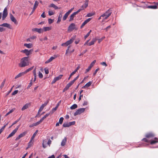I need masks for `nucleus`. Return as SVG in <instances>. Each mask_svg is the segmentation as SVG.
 Wrapping results in <instances>:
<instances>
[{
    "label": "nucleus",
    "instance_id": "f257e3e1",
    "mask_svg": "<svg viewBox=\"0 0 158 158\" xmlns=\"http://www.w3.org/2000/svg\"><path fill=\"white\" fill-rule=\"evenodd\" d=\"M28 57V56H27L22 58L20 63L19 64V66L20 67H23L28 65L29 64Z\"/></svg>",
    "mask_w": 158,
    "mask_h": 158
},
{
    "label": "nucleus",
    "instance_id": "f03ea898",
    "mask_svg": "<svg viewBox=\"0 0 158 158\" xmlns=\"http://www.w3.org/2000/svg\"><path fill=\"white\" fill-rule=\"evenodd\" d=\"M74 29L77 30V28H76V25L74 23H72L70 24L68 27V32H70Z\"/></svg>",
    "mask_w": 158,
    "mask_h": 158
},
{
    "label": "nucleus",
    "instance_id": "7ed1b4c3",
    "mask_svg": "<svg viewBox=\"0 0 158 158\" xmlns=\"http://www.w3.org/2000/svg\"><path fill=\"white\" fill-rule=\"evenodd\" d=\"M85 109L84 108H81L77 109L74 113V115L76 116L78 114H80L85 111Z\"/></svg>",
    "mask_w": 158,
    "mask_h": 158
},
{
    "label": "nucleus",
    "instance_id": "20e7f679",
    "mask_svg": "<svg viewBox=\"0 0 158 158\" xmlns=\"http://www.w3.org/2000/svg\"><path fill=\"white\" fill-rule=\"evenodd\" d=\"M75 123V121H73L72 122H69V123H68V122H65L63 124V127H69L71 125H74Z\"/></svg>",
    "mask_w": 158,
    "mask_h": 158
},
{
    "label": "nucleus",
    "instance_id": "39448f33",
    "mask_svg": "<svg viewBox=\"0 0 158 158\" xmlns=\"http://www.w3.org/2000/svg\"><path fill=\"white\" fill-rule=\"evenodd\" d=\"M32 51V50L31 49L28 50L27 49H25L24 50H22L21 52L25 53L27 56H28L31 54Z\"/></svg>",
    "mask_w": 158,
    "mask_h": 158
},
{
    "label": "nucleus",
    "instance_id": "423d86ee",
    "mask_svg": "<svg viewBox=\"0 0 158 158\" xmlns=\"http://www.w3.org/2000/svg\"><path fill=\"white\" fill-rule=\"evenodd\" d=\"M8 14L7 10L6 7L4 8L3 11V15L2 17V20H4L7 16Z\"/></svg>",
    "mask_w": 158,
    "mask_h": 158
},
{
    "label": "nucleus",
    "instance_id": "0eeeda50",
    "mask_svg": "<svg viewBox=\"0 0 158 158\" xmlns=\"http://www.w3.org/2000/svg\"><path fill=\"white\" fill-rule=\"evenodd\" d=\"M27 131H25L20 134L19 135H18V137H17L16 138L15 140H19V139H20V138L23 137L27 134Z\"/></svg>",
    "mask_w": 158,
    "mask_h": 158
},
{
    "label": "nucleus",
    "instance_id": "6e6552de",
    "mask_svg": "<svg viewBox=\"0 0 158 158\" xmlns=\"http://www.w3.org/2000/svg\"><path fill=\"white\" fill-rule=\"evenodd\" d=\"M111 11L110 9H109L105 13L102 15L101 16H102V17H104L105 16H107V15H109V17L111 15Z\"/></svg>",
    "mask_w": 158,
    "mask_h": 158
},
{
    "label": "nucleus",
    "instance_id": "1a4fd4ad",
    "mask_svg": "<svg viewBox=\"0 0 158 158\" xmlns=\"http://www.w3.org/2000/svg\"><path fill=\"white\" fill-rule=\"evenodd\" d=\"M38 4H39V2L37 1H35V4H34V7H33L32 10V11L31 12V13L30 15H31V14H32L34 12V11L35 10V9L36 8V7L38 6Z\"/></svg>",
    "mask_w": 158,
    "mask_h": 158
},
{
    "label": "nucleus",
    "instance_id": "9d476101",
    "mask_svg": "<svg viewBox=\"0 0 158 158\" xmlns=\"http://www.w3.org/2000/svg\"><path fill=\"white\" fill-rule=\"evenodd\" d=\"M10 18L11 20L15 24H17L18 23L17 22L16 19L14 17V16L11 14L10 15Z\"/></svg>",
    "mask_w": 158,
    "mask_h": 158
},
{
    "label": "nucleus",
    "instance_id": "9b49d317",
    "mask_svg": "<svg viewBox=\"0 0 158 158\" xmlns=\"http://www.w3.org/2000/svg\"><path fill=\"white\" fill-rule=\"evenodd\" d=\"M33 31H35L38 32L40 33L43 32V30L42 28H34L32 29Z\"/></svg>",
    "mask_w": 158,
    "mask_h": 158
},
{
    "label": "nucleus",
    "instance_id": "f8f14e48",
    "mask_svg": "<svg viewBox=\"0 0 158 158\" xmlns=\"http://www.w3.org/2000/svg\"><path fill=\"white\" fill-rule=\"evenodd\" d=\"M75 38L76 36H74L73 37H72L69 40L67 41V44L69 45L71 44L75 40Z\"/></svg>",
    "mask_w": 158,
    "mask_h": 158
},
{
    "label": "nucleus",
    "instance_id": "ddd939ff",
    "mask_svg": "<svg viewBox=\"0 0 158 158\" xmlns=\"http://www.w3.org/2000/svg\"><path fill=\"white\" fill-rule=\"evenodd\" d=\"M92 82L89 81L84 86L82 87V89H85L86 88H88L90 86L92 83Z\"/></svg>",
    "mask_w": 158,
    "mask_h": 158
},
{
    "label": "nucleus",
    "instance_id": "4468645a",
    "mask_svg": "<svg viewBox=\"0 0 158 158\" xmlns=\"http://www.w3.org/2000/svg\"><path fill=\"white\" fill-rule=\"evenodd\" d=\"M76 15L77 14L74 12L70 16L69 21H73Z\"/></svg>",
    "mask_w": 158,
    "mask_h": 158
},
{
    "label": "nucleus",
    "instance_id": "2eb2a0df",
    "mask_svg": "<svg viewBox=\"0 0 158 158\" xmlns=\"http://www.w3.org/2000/svg\"><path fill=\"white\" fill-rule=\"evenodd\" d=\"M155 136L154 134L152 133H149L146 134V137L147 138H152Z\"/></svg>",
    "mask_w": 158,
    "mask_h": 158
},
{
    "label": "nucleus",
    "instance_id": "dca6fc26",
    "mask_svg": "<svg viewBox=\"0 0 158 158\" xmlns=\"http://www.w3.org/2000/svg\"><path fill=\"white\" fill-rule=\"evenodd\" d=\"M0 26L6 27L9 28H10V24L6 23H3L0 25Z\"/></svg>",
    "mask_w": 158,
    "mask_h": 158
},
{
    "label": "nucleus",
    "instance_id": "f3484780",
    "mask_svg": "<svg viewBox=\"0 0 158 158\" xmlns=\"http://www.w3.org/2000/svg\"><path fill=\"white\" fill-rule=\"evenodd\" d=\"M97 40L96 38L93 39L88 44L89 46H91L94 44L95 42Z\"/></svg>",
    "mask_w": 158,
    "mask_h": 158
},
{
    "label": "nucleus",
    "instance_id": "a211bd4d",
    "mask_svg": "<svg viewBox=\"0 0 158 158\" xmlns=\"http://www.w3.org/2000/svg\"><path fill=\"white\" fill-rule=\"evenodd\" d=\"M52 29V27H44L42 29L44 31H46L50 30Z\"/></svg>",
    "mask_w": 158,
    "mask_h": 158
},
{
    "label": "nucleus",
    "instance_id": "6ab92c4d",
    "mask_svg": "<svg viewBox=\"0 0 158 158\" xmlns=\"http://www.w3.org/2000/svg\"><path fill=\"white\" fill-rule=\"evenodd\" d=\"M16 133V130H14L7 137V139H8L10 138V137H11L12 136H13Z\"/></svg>",
    "mask_w": 158,
    "mask_h": 158
},
{
    "label": "nucleus",
    "instance_id": "aec40b11",
    "mask_svg": "<svg viewBox=\"0 0 158 158\" xmlns=\"http://www.w3.org/2000/svg\"><path fill=\"white\" fill-rule=\"evenodd\" d=\"M29 106H30V104L29 103L26 104L22 108L21 110L23 111L24 110H25L27 109L28 107Z\"/></svg>",
    "mask_w": 158,
    "mask_h": 158
},
{
    "label": "nucleus",
    "instance_id": "412c9836",
    "mask_svg": "<svg viewBox=\"0 0 158 158\" xmlns=\"http://www.w3.org/2000/svg\"><path fill=\"white\" fill-rule=\"evenodd\" d=\"M55 56V57L52 56L48 60L45 62V63L47 64L52 61L53 59L56 58V56Z\"/></svg>",
    "mask_w": 158,
    "mask_h": 158
},
{
    "label": "nucleus",
    "instance_id": "4be33fe9",
    "mask_svg": "<svg viewBox=\"0 0 158 158\" xmlns=\"http://www.w3.org/2000/svg\"><path fill=\"white\" fill-rule=\"evenodd\" d=\"M154 139L155 140H152L150 142V143L151 144H155L157 142H158V139L156 137L154 138Z\"/></svg>",
    "mask_w": 158,
    "mask_h": 158
},
{
    "label": "nucleus",
    "instance_id": "5701e85b",
    "mask_svg": "<svg viewBox=\"0 0 158 158\" xmlns=\"http://www.w3.org/2000/svg\"><path fill=\"white\" fill-rule=\"evenodd\" d=\"M49 7H52L55 9V10L58 9L59 8L58 6H56L53 3L51 4L49 6Z\"/></svg>",
    "mask_w": 158,
    "mask_h": 158
},
{
    "label": "nucleus",
    "instance_id": "b1692460",
    "mask_svg": "<svg viewBox=\"0 0 158 158\" xmlns=\"http://www.w3.org/2000/svg\"><path fill=\"white\" fill-rule=\"evenodd\" d=\"M34 67V66H33L31 67L30 68H29V69H26L25 71L23 72L24 74L27 73L28 72H29L31 71L33 69Z\"/></svg>",
    "mask_w": 158,
    "mask_h": 158
},
{
    "label": "nucleus",
    "instance_id": "393cba45",
    "mask_svg": "<svg viewBox=\"0 0 158 158\" xmlns=\"http://www.w3.org/2000/svg\"><path fill=\"white\" fill-rule=\"evenodd\" d=\"M62 17V13H60L59 15V16H58V20H57V23H59L60 22V21H61V18Z\"/></svg>",
    "mask_w": 158,
    "mask_h": 158
},
{
    "label": "nucleus",
    "instance_id": "a878e982",
    "mask_svg": "<svg viewBox=\"0 0 158 158\" xmlns=\"http://www.w3.org/2000/svg\"><path fill=\"white\" fill-rule=\"evenodd\" d=\"M66 138L65 137L62 140L61 145L62 146H64L65 145L66 142Z\"/></svg>",
    "mask_w": 158,
    "mask_h": 158
},
{
    "label": "nucleus",
    "instance_id": "bb28decb",
    "mask_svg": "<svg viewBox=\"0 0 158 158\" xmlns=\"http://www.w3.org/2000/svg\"><path fill=\"white\" fill-rule=\"evenodd\" d=\"M69 14L67 12L64 15V16L63 18V21L65 20L67 18L68 15H69Z\"/></svg>",
    "mask_w": 158,
    "mask_h": 158
},
{
    "label": "nucleus",
    "instance_id": "cd10ccee",
    "mask_svg": "<svg viewBox=\"0 0 158 158\" xmlns=\"http://www.w3.org/2000/svg\"><path fill=\"white\" fill-rule=\"evenodd\" d=\"M24 45L28 48H31L32 47V44H25Z\"/></svg>",
    "mask_w": 158,
    "mask_h": 158
},
{
    "label": "nucleus",
    "instance_id": "c85d7f7f",
    "mask_svg": "<svg viewBox=\"0 0 158 158\" xmlns=\"http://www.w3.org/2000/svg\"><path fill=\"white\" fill-rule=\"evenodd\" d=\"M147 8L152 9H156L157 8V6L156 5L149 6H147Z\"/></svg>",
    "mask_w": 158,
    "mask_h": 158
},
{
    "label": "nucleus",
    "instance_id": "c756f323",
    "mask_svg": "<svg viewBox=\"0 0 158 158\" xmlns=\"http://www.w3.org/2000/svg\"><path fill=\"white\" fill-rule=\"evenodd\" d=\"M24 74L23 72L20 73L18 74L17 76H15V79H16L17 78H18L21 76H22Z\"/></svg>",
    "mask_w": 158,
    "mask_h": 158
},
{
    "label": "nucleus",
    "instance_id": "7c9ffc66",
    "mask_svg": "<svg viewBox=\"0 0 158 158\" xmlns=\"http://www.w3.org/2000/svg\"><path fill=\"white\" fill-rule=\"evenodd\" d=\"M73 84V83L72 81H71L69 83H68L66 86H65L68 89Z\"/></svg>",
    "mask_w": 158,
    "mask_h": 158
},
{
    "label": "nucleus",
    "instance_id": "2f4dec72",
    "mask_svg": "<svg viewBox=\"0 0 158 158\" xmlns=\"http://www.w3.org/2000/svg\"><path fill=\"white\" fill-rule=\"evenodd\" d=\"M77 106L76 104H74L72 106H71L70 108L71 110H73L75 109L76 108H77Z\"/></svg>",
    "mask_w": 158,
    "mask_h": 158
},
{
    "label": "nucleus",
    "instance_id": "473e14b6",
    "mask_svg": "<svg viewBox=\"0 0 158 158\" xmlns=\"http://www.w3.org/2000/svg\"><path fill=\"white\" fill-rule=\"evenodd\" d=\"M63 75H60L54 78L57 81L59 80L60 79H61L62 77H63Z\"/></svg>",
    "mask_w": 158,
    "mask_h": 158
},
{
    "label": "nucleus",
    "instance_id": "72a5a7b5",
    "mask_svg": "<svg viewBox=\"0 0 158 158\" xmlns=\"http://www.w3.org/2000/svg\"><path fill=\"white\" fill-rule=\"evenodd\" d=\"M38 132V131L37 130L35 131V133L33 134L32 137L31 138V141H32L34 139L35 136L36 135Z\"/></svg>",
    "mask_w": 158,
    "mask_h": 158
},
{
    "label": "nucleus",
    "instance_id": "f704fd0d",
    "mask_svg": "<svg viewBox=\"0 0 158 158\" xmlns=\"http://www.w3.org/2000/svg\"><path fill=\"white\" fill-rule=\"evenodd\" d=\"M5 81H6V79H5L3 80V82L1 84L0 86V88H1V89H2L3 88V86H4L5 83Z\"/></svg>",
    "mask_w": 158,
    "mask_h": 158
},
{
    "label": "nucleus",
    "instance_id": "c9c22d12",
    "mask_svg": "<svg viewBox=\"0 0 158 158\" xmlns=\"http://www.w3.org/2000/svg\"><path fill=\"white\" fill-rule=\"evenodd\" d=\"M47 143V141L45 140H44L43 143V147L44 148H45L46 147V144Z\"/></svg>",
    "mask_w": 158,
    "mask_h": 158
},
{
    "label": "nucleus",
    "instance_id": "e433bc0d",
    "mask_svg": "<svg viewBox=\"0 0 158 158\" xmlns=\"http://www.w3.org/2000/svg\"><path fill=\"white\" fill-rule=\"evenodd\" d=\"M88 6V2H85L83 5L82 6L81 8H84V9L86 8Z\"/></svg>",
    "mask_w": 158,
    "mask_h": 158
},
{
    "label": "nucleus",
    "instance_id": "4c0bfd02",
    "mask_svg": "<svg viewBox=\"0 0 158 158\" xmlns=\"http://www.w3.org/2000/svg\"><path fill=\"white\" fill-rule=\"evenodd\" d=\"M91 32V30H90L87 33V34H86V35H85V36H84V38L85 39H86V38L88 37L89 35H90V33Z\"/></svg>",
    "mask_w": 158,
    "mask_h": 158
},
{
    "label": "nucleus",
    "instance_id": "58836bf2",
    "mask_svg": "<svg viewBox=\"0 0 158 158\" xmlns=\"http://www.w3.org/2000/svg\"><path fill=\"white\" fill-rule=\"evenodd\" d=\"M14 109H12L11 110L8 112L7 113V114L5 115V116H6L8 115L9 114H10L12 113L14 111Z\"/></svg>",
    "mask_w": 158,
    "mask_h": 158
},
{
    "label": "nucleus",
    "instance_id": "ea45409f",
    "mask_svg": "<svg viewBox=\"0 0 158 158\" xmlns=\"http://www.w3.org/2000/svg\"><path fill=\"white\" fill-rule=\"evenodd\" d=\"M63 120H64V118L63 117H61L59 119V123L60 124H61L63 123Z\"/></svg>",
    "mask_w": 158,
    "mask_h": 158
},
{
    "label": "nucleus",
    "instance_id": "a19ab883",
    "mask_svg": "<svg viewBox=\"0 0 158 158\" xmlns=\"http://www.w3.org/2000/svg\"><path fill=\"white\" fill-rule=\"evenodd\" d=\"M54 13L51 10H49L48 11V15H49L51 16L53 15Z\"/></svg>",
    "mask_w": 158,
    "mask_h": 158
},
{
    "label": "nucleus",
    "instance_id": "79ce46f5",
    "mask_svg": "<svg viewBox=\"0 0 158 158\" xmlns=\"http://www.w3.org/2000/svg\"><path fill=\"white\" fill-rule=\"evenodd\" d=\"M38 76L39 78H42L43 77V75L42 73L40 71H39V72Z\"/></svg>",
    "mask_w": 158,
    "mask_h": 158
},
{
    "label": "nucleus",
    "instance_id": "37998d69",
    "mask_svg": "<svg viewBox=\"0 0 158 158\" xmlns=\"http://www.w3.org/2000/svg\"><path fill=\"white\" fill-rule=\"evenodd\" d=\"M57 109V108L56 107L54 108H53L52 110V111H51L50 113H51V114H52Z\"/></svg>",
    "mask_w": 158,
    "mask_h": 158
},
{
    "label": "nucleus",
    "instance_id": "c03bdc74",
    "mask_svg": "<svg viewBox=\"0 0 158 158\" xmlns=\"http://www.w3.org/2000/svg\"><path fill=\"white\" fill-rule=\"evenodd\" d=\"M21 119V117L19 118L16 121H15L11 126L10 127L13 125H14L16 123L18 122H19Z\"/></svg>",
    "mask_w": 158,
    "mask_h": 158
},
{
    "label": "nucleus",
    "instance_id": "a18cd8bd",
    "mask_svg": "<svg viewBox=\"0 0 158 158\" xmlns=\"http://www.w3.org/2000/svg\"><path fill=\"white\" fill-rule=\"evenodd\" d=\"M6 127V125H4L0 129V134L2 132V131L4 129L5 127Z\"/></svg>",
    "mask_w": 158,
    "mask_h": 158
},
{
    "label": "nucleus",
    "instance_id": "49530a36",
    "mask_svg": "<svg viewBox=\"0 0 158 158\" xmlns=\"http://www.w3.org/2000/svg\"><path fill=\"white\" fill-rule=\"evenodd\" d=\"M84 10V8H81V9H79L77 11L74 12L76 14H77L78 13H79L80 11L82 10Z\"/></svg>",
    "mask_w": 158,
    "mask_h": 158
},
{
    "label": "nucleus",
    "instance_id": "de8ad7c7",
    "mask_svg": "<svg viewBox=\"0 0 158 158\" xmlns=\"http://www.w3.org/2000/svg\"><path fill=\"white\" fill-rule=\"evenodd\" d=\"M31 141H31V140L29 142L28 144V147L27 148V149L30 147L32 145V143Z\"/></svg>",
    "mask_w": 158,
    "mask_h": 158
},
{
    "label": "nucleus",
    "instance_id": "09e8293b",
    "mask_svg": "<svg viewBox=\"0 0 158 158\" xmlns=\"http://www.w3.org/2000/svg\"><path fill=\"white\" fill-rule=\"evenodd\" d=\"M33 73L34 76H37L36 74V68H35L33 71Z\"/></svg>",
    "mask_w": 158,
    "mask_h": 158
},
{
    "label": "nucleus",
    "instance_id": "8fccbe9b",
    "mask_svg": "<svg viewBox=\"0 0 158 158\" xmlns=\"http://www.w3.org/2000/svg\"><path fill=\"white\" fill-rule=\"evenodd\" d=\"M18 92V90H15L12 94V95H14L16 94Z\"/></svg>",
    "mask_w": 158,
    "mask_h": 158
},
{
    "label": "nucleus",
    "instance_id": "3c124183",
    "mask_svg": "<svg viewBox=\"0 0 158 158\" xmlns=\"http://www.w3.org/2000/svg\"><path fill=\"white\" fill-rule=\"evenodd\" d=\"M44 109V107H42L41 106L38 110V114H39V113H40V112H41L42 110H43V109Z\"/></svg>",
    "mask_w": 158,
    "mask_h": 158
},
{
    "label": "nucleus",
    "instance_id": "603ef678",
    "mask_svg": "<svg viewBox=\"0 0 158 158\" xmlns=\"http://www.w3.org/2000/svg\"><path fill=\"white\" fill-rule=\"evenodd\" d=\"M44 70L45 71V73L46 74H48L49 73V70L47 68H45L44 69Z\"/></svg>",
    "mask_w": 158,
    "mask_h": 158
},
{
    "label": "nucleus",
    "instance_id": "864d4df0",
    "mask_svg": "<svg viewBox=\"0 0 158 158\" xmlns=\"http://www.w3.org/2000/svg\"><path fill=\"white\" fill-rule=\"evenodd\" d=\"M75 73L73 71V72H72L71 73L70 75V76H69V78H68V80H69L70 79V78H71V77L74 74H75Z\"/></svg>",
    "mask_w": 158,
    "mask_h": 158
},
{
    "label": "nucleus",
    "instance_id": "5fc2aeb1",
    "mask_svg": "<svg viewBox=\"0 0 158 158\" xmlns=\"http://www.w3.org/2000/svg\"><path fill=\"white\" fill-rule=\"evenodd\" d=\"M91 68H92V67H91V66H89L88 68L86 69V73H87V72H88L91 69Z\"/></svg>",
    "mask_w": 158,
    "mask_h": 158
},
{
    "label": "nucleus",
    "instance_id": "6e6d98bb",
    "mask_svg": "<svg viewBox=\"0 0 158 158\" xmlns=\"http://www.w3.org/2000/svg\"><path fill=\"white\" fill-rule=\"evenodd\" d=\"M79 77V75H78L76 77H75L73 79V81H71L74 83V82H75V81Z\"/></svg>",
    "mask_w": 158,
    "mask_h": 158
},
{
    "label": "nucleus",
    "instance_id": "4d7b16f0",
    "mask_svg": "<svg viewBox=\"0 0 158 158\" xmlns=\"http://www.w3.org/2000/svg\"><path fill=\"white\" fill-rule=\"evenodd\" d=\"M109 17V15H108L107 16H105L103 18H104L103 19L102 22L104 21L108 17Z\"/></svg>",
    "mask_w": 158,
    "mask_h": 158
},
{
    "label": "nucleus",
    "instance_id": "13d9d810",
    "mask_svg": "<svg viewBox=\"0 0 158 158\" xmlns=\"http://www.w3.org/2000/svg\"><path fill=\"white\" fill-rule=\"evenodd\" d=\"M48 21L49 24H51L53 22V20L51 19H48Z\"/></svg>",
    "mask_w": 158,
    "mask_h": 158
},
{
    "label": "nucleus",
    "instance_id": "bf43d9fd",
    "mask_svg": "<svg viewBox=\"0 0 158 158\" xmlns=\"http://www.w3.org/2000/svg\"><path fill=\"white\" fill-rule=\"evenodd\" d=\"M50 114V113H47V114H46L44 117H43L44 118H45L47 117H48L49 115Z\"/></svg>",
    "mask_w": 158,
    "mask_h": 158
},
{
    "label": "nucleus",
    "instance_id": "052dcab7",
    "mask_svg": "<svg viewBox=\"0 0 158 158\" xmlns=\"http://www.w3.org/2000/svg\"><path fill=\"white\" fill-rule=\"evenodd\" d=\"M94 14L93 13H89L87 15V16L88 17H91Z\"/></svg>",
    "mask_w": 158,
    "mask_h": 158
},
{
    "label": "nucleus",
    "instance_id": "680f3d73",
    "mask_svg": "<svg viewBox=\"0 0 158 158\" xmlns=\"http://www.w3.org/2000/svg\"><path fill=\"white\" fill-rule=\"evenodd\" d=\"M88 104V102L87 101H84L83 104V105L84 106H86V105H87Z\"/></svg>",
    "mask_w": 158,
    "mask_h": 158
},
{
    "label": "nucleus",
    "instance_id": "e2e57ef3",
    "mask_svg": "<svg viewBox=\"0 0 158 158\" xmlns=\"http://www.w3.org/2000/svg\"><path fill=\"white\" fill-rule=\"evenodd\" d=\"M68 45V44H67V42H66L65 43H63L62 44H61V46H67Z\"/></svg>",
    "mask_w": 158,
    "mask_h": 158
},
{
    "label": "nucleus",
    "instance_id": "0e129e2a",
    "mask_svg": "<svg viewBox=\"0 0 158 158\" xmlns=\"http://www.w3.org/2000/svg\"><path fill=\"white\" fill-rule=\"evenodd\" d=\"M99 69L98 68L97 69H96L94 73H93V76H95L97 73V72L99 70Z\"/></svg>",
    "mask_w": 158,
    "mask_h": 158
},
{
    "label": "nucleus",
    "instance_id": "69168bd1",
    "mask_svg": "<svg viewBox=\"0 0 158 158\" xmlns=\"http://www.w3.org/2000/svg\"><path fill=\"white\" fill-rule=\"evenodd\" d=\"M142 140L145 141V142H148L149 141L148 140L147 138H144L142 139Z\"/></svg>",
    "mask_w": 158,
    "mask_h": 158
},
{
    "label": "nucleus",
    "instance_id": "338daca9",
    "mask_svg": "<svg viewBox=\"0 0 158 158\" xmlns=\"http://www.w3.org/2000/svg\"><path fill=\"white\" fill-rule=\"evenodd\" d=\"M101 64L103 66H107V65L105 62H103L101 63Z\"/></svg>",
    "mask_w": 158,
    "mask_h": 158
},
{
    "label": "nucleus",
    "instance_id": "774afa93",
    "mask_svg": "<svg viewBox=\"0 0 158 158\" xmlns=\"http://www.w3.org/2000/svg\"><path fill=\"white\" fill-rule=\"evenodd\" d=\"M51 140L50 139H49L47 144L49 145V146H50V145L51 143Z\"/></svg>",
    "mask_w": 158,
    "mask_h": 158
}]
</instances>
